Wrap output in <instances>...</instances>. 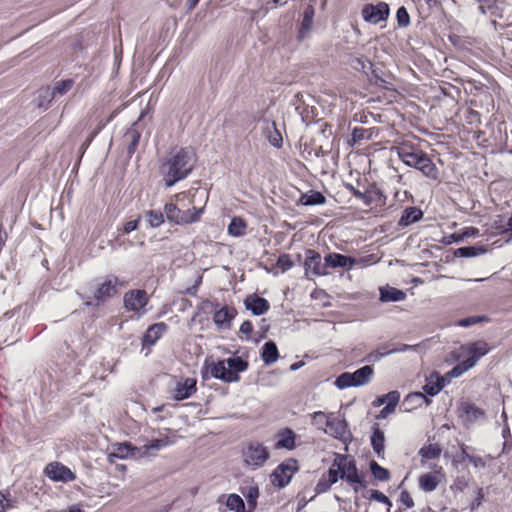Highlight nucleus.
<instances>
[{"label": "nucleus", "instance_id": "680f3d73", "mask_svg": "<svg viewBox=\"0 0 512 512\" xmlns=\"http://www.w3.org/2000/svg\"><path fill=\"white\" fill-rule=\"evenodd\" d=\"M387 355H390L388 353V350L383 351V352H381L380 350H377V351H374V352H371L370 354H368V356L366 357V361H368V362H376V361H379L380 359H382L383 357H385Z\"/></svg>", "mask_w": 512, "mask_h": 512}, {"label": "nucleus", "instance_id": "4d7b16f0", "mask_svg": "<svg viewBox=\"0 0 512 512\" xmlns=\"http://www.w3.org/2000/svg\"><path fill=\"white\" fill-rule=\"evenodd\" d=\"M417 345H408V344H396L391 349L388 350V353L395 354V353H404L409 350H415Z\"/></svg>", "mask_w": 512, "mask_h": 512}, {"label": "nucleus", "instance_id": "aec40b11", "mask_svg": "<svg viewBox=\"0 0 512 512\" xmlns=\"http://www.w3.org/2000/svg\"><path fill=\"white\" fill-rule=\"evenodd\" d=\"M247 310H250L254 315H262L268 311L270 305L269 302L262 297L257 295H249L244 301Z\"/></svg>", "mask_w": 512, "mask_h": 512}, {"label": "nucleus", "instance_id": "f8f14e48", "mask_svg": "<svg viewBox=\"0 0 512 512\" xmlns=\"http://www.w3.org/2000/svg\"><path fill=\"white\" fill-rule=\"evenodd\" d=\"M207 369L212 377L227 383L237 382L240 379V377H235L229 370L226 359L211 363Z\"/></svg>", "mask_w": 512, "mask_h": 512}, {"label": "nucleus", "instance_id": "5701e85b", "mask_svg": "<svg viewBox=\"0 0 512 512\" xmlns=\"http://www.w3.org/2000/svg\"><path fill=\"white\" fill-rule=\"evenodd\" d=\"M167 325L159 322L151 325L143 336L144 345H154L156 341L166 332Z\"/></svg>", "mask_w": 512, "mask_h": 512}, {"label": "nucleus", "instance_id": "f704fd0d", "mask_svg": "<svg viewBox=\"0 0 512 512\" xmlns=\"http://www.w3.org/2000/svg\"><path fill=\"white\" fill-rule=\"evenodd\" d=\"M229 366V370L234 374L235 377H239L240 372H244L248 369V362L239 356L230 357L226 359Z\"/></svg>", "mask_w": 512, "mask_h": 512}, {"label": "nucleus", "instance_id": "5fc2aeb1", "mask_svg": "<svg viewBox=\"0 0 512 512\" xmlns=\"http://www.w3.org/2000/svg\"><path fill=\"white\" fill-rule=\"evenodd\" d=\"M383 400H385L386 405L396 407L400 400V393L398 391H391L383 395Z\"/></svg>", "mask_w": 512, "mask_h": 512}, {"label": "nucleus", "instance_id": "69168bd1", "mask_svg": "<svg viewBox=\"0 0 512 512\" xmlns=\"http://www.w3.org/2000/svg\"><path fill=\"white\" fill-rule=\"evenodd\" d=\"M14 501L6 498V496L0 492V512H5L7 509L13 507Z\"/></svg>", "mask_w": 512, "mask_h": 512}, {"label": "nucleus", "instance_id": "de8ad7c7", "mask_svg": "<svg viewBox=\"0 0 512 512\" xmlns=\"http://www.w3.org/2000/svg\"><path fill=\"white\" fill-rule=\"evenodd\" d=\"M74 85V81L71 79L61 80L55 83L52 90L56 95L63 96L66 94Z\"/></svg>", "mask_w": 512, "mask_h": 512}, {"label": "nucleus", "instance_id": "393cba45", "mask_svg": "<svg viewBox=\"0 0 512 512\" xmlns=\"http://www.w3.org/2000/svg\"><path fill=\"white\" fill-rule=\"evenodd\" d=\"M423 217V212L420 208L411 206L404 209L402 212L401 218L398 222V225L401 227L409 226Z\"/></svg>", "mask_w": 512, "mask_h": 512}, {"label": "nucleus", "instance_id": "2f4dec72", "mask_svg": "<svg viewBox=\"0 0 512 512\" xmlns=\"http://www.w3.org/2000/svg\"><path fill=\"white\" fill-rule=\"evenodd\" d=\"M487 252V249L484 245H476V246H466L460 247L455 250L454 255L456 257H476L483 255Z\"/></svg>", "mask_w": 512, "mask_h": 512}, {"label": "nucleus", "instance_id": "7ed1b4c3", "mask_svg": "<svg viewBox=\"0 0 512 512\" xmlns=\"http://www.w3.org/2000/svg\"><path fill=\"white\" fill-rule=\"evenodd\" d=\"M270 458L268 448L261 442L249 441L242 449V459L245 466L251 469L263 467Z\"/></svg>", "mask_w": 512, "mask_h": 512}, {"label": "nucleus", "instance_id": "ea45409f", "mask_svg": "<svg viewBox=\"0 0 512 512\" xmlns=\"http://www.w3.org/2000/svg\"><path fill=\"white\" fill-rule=\"evenodd\" d=\"M226 506L234 512H246L243 499L237 494H230L226 500Z\"/></svg>", "mask_w": 512, "mask_h": 512}, {"label": "nucleus", "instance_id": "9d476101", "mask_svg": "<svg viewBox=\"0 0 512 512\" xmlns=\"http://www.w3.org/2000/svg\"><path fill=\"white\" fill-rule=\"evenodd\" d=\"M173 444V441L168 436L161 438L152 439L149 443H146L138 447V458L139 459H152L157 455V452L165 447Z\"/></svg>", "mask_w": 512, "mask_h": 512}, {"label": "nucleus", "instance_id": "473e14b6", "mask_svg": "<svg viewBox=\"0 0 512 512\" xmlns=\"http://www.w3.org/2000/svg\"><path fill=\"white\" fill-rule=\"evenodd\" d=\"M325 202V196L321 192L315 190H310L309 192L302 194L300 197V203L306 206L322 205Z\"/></svg>", "mask_w": 512, "mask_h": 512}, {"label": "nucleus", "instance_id": "2eb2a0df", "mask_svg": "<svg viewBox=\"0 0 512 512\" xmlns=\"http://www.w3.org/2000/svg\"><path fill=\"white\" fill-rule=\"evenodd\" d=\"M324 433L336 439H344L346 435L349 434L347 422L334 413H330V418Z\"/></svg>", "mask_w": 512, "mask_h": 512}, {"label": "nucleus", "instance_id": "0eeeda50", "mask_svg": "<svg viewBox=\"0 0 512 512\" xmlns=\"http://www.w3.org/2000/svg\"><path fill=\"white\" fill-rule=\"evenodd\" d=\"M389 5L385 2H378L377 4H365L361 10L362 18L365 22L377 25L386 21L389 17Z\"/></svg>", "mask_w": 512, "mask_h": 512}, {"label": "nucleus", "instance_id": "a19ab883", "mask_svg": "<svg viewBox=\"0 0 512 512\" xmlns=\"http://www.w3.org/2000/svg\"><path fill=\"white\" fill-rule=\"evenodd\" d=\"M329 418L330 413H325L323 411H316L311 414L312 424L323 432H325Z\"/></svg>", "mask_w": 512, "mask_h": 512}, {"label": "nucleus", "instance_id": "864d4df0", "mask_svg": "<svg viewBox=\"0 0 512 512\" xmlns=\"http://www.w3.org/2000/svg\"><path fill=\"white\" fill-rule=\"evenodd\" d=\"M332 486V483L328 481L326 478V475H322V477L319 479L315 486V492L316 494H322L327 492Z\"/></svg>", "mask_w": 512, "mask_h": 512}, {"label": "nucleus", "instance_id": "a211bd4d", "mask_svg": "<svg viewBox=\"0 0 512 512\" xmlns=\"http://www.w3.org/2000/svg\"><path fill=\"white\" fill-rule=\"evenodd\" d=\"M327 268H349L357 264V260L353 257L339 253H329L324 257Z\"/></svg>", "mask_w": 512, "mask_h": 512}, {"label": "nucleus", "instance_id": "1a4fd4ad", "mask_svg": "<svg viewBox=\"0 0 512 512\" xmlns=\"http://www.w3.org/2000/svg\"><path fill=\"white\" fill-rule=\"evenodd\" d=\"M297 470V462L289 460L281 463L272 473V483L280 488L285 487Z\"/></svg>", "mask_w": 512, "mask_h": 512}, {"label": "nucleus", "instance_id": "c9c22d12", "mask_svg": "<svg viewBox=\"0 0 512 512\" xmlns=\"http://www.w3.org/2000/svg\"><path fill=\"white\" fill-rule=\"evenodd\" d=\"M463 413L465 415L466 420L468 421H478L482 418H484V411L477 406L471 404V403H465L462 406Z\"/></svg>", "mask_w": 512, "mask_h": 512}, {"label": "nucleus", "instance_id": "b1692460", "mask_svg": "<svg viewBox=\"0 0 512 512\" xmlns=\"http://www.w3.org/2000/svg\"><path fill=\"white\" fill-rule=\"evenodd\" d=\"M296 435L290 428H285L277 434L275 448L292 450L295 448Z\"/></svg>", "mask_w": 512, "mask_h": 512}, {"label": "nucleus", "instance_id": "f3484780", "mask_svg": "<svg viewBox=\"0 0 512 512\" xmlns=\"http://www.w3.org/2000/svg\"><path fill=\"white\" fill-rule=\"evenodd\" d=\"M138 447L129 442L117 443L113 445L112 451L109 453V460L113 462V458L126 459L133 458L139 460L137 454Z\"/></svg>", "mask_w": 512, "mask_h": 512}, {"label": "nucleus", "instance_id": "a878e982", "mask_svg": "<svg viewBox=\"0 0 512 512\" xmlns=\"http://www.w3.org/2000/svg\"><path fill=\"white\" fill-rule=\"evenodd\" d=\"M279 352L273 341L266 342L261 349V358L265 365H272L277 361Z\"/></svg>", "mask_w": 512, "mask_h": 512}, {"label": "nucleus", "instance_id": "a18cd8bd", "mask_svg": "<svg viewBox=\"0 0 512 512\" xmlns=\"http://www.w3.org/2000/svg\"><path fill=\"white\" fill-rule=\"evenodd\" d=\"M270 128L272 129V131L269 130L268 141L272 146L280 148L283 142L282 135L276 128V124L274 122H272L271 125L267 127V129Z\"/></svg>", "mask_w": 512, "mask_h": 512}, {"label": "nucleus", "instance_id": "6e6d98bb", "mask_svg": "<svg viewBox=\"0 0 512 512\" xmlns=\"http://www.w3.org/2000/svg\"><path fill=\"white\" fill-rule=\"evenodd\" d=\"M484 319H485V317H483V316H471V317H466V318L460 319L457 324L461 327H469V326H472L476 323L483 321Z\"/></svg>", "mask_w": 512, "mask_h": 512}, {"label": "nucleus", "instance_id": "603ef678", "mask_svg": "<svg viewBox=\"0 0 512 512\" xmlns=\"http://www.w3.org/2000/svg\"><path fill=\"white\" fill-rule=\"evenodd\" d=\"M277 268H279L281 270L282 273L286 272L287 270H289L290 268L293 267V262L290 258V255L288 254H281L279 257H278V260H277Z\"/></svg>", "mask_w": 512, "mask_h": 512}, {"label": "nucleus", "instance_id": "e2e57ef3", "mask_svg": "<svg viewBox=\"0 0 512 512\" xmlns=\"http://www.w3.org/2000/svg\"><path fill=\"white\" fill-rule=\"evenodd\" d=\"M106 125V122L100 121L97 128L89 135V137L86 139V141L82 144V149H86L90 143L92 142L93 138L99 133V131Z\"/></svg>", "mask_w": 512, "mask_h": 512}, {"label": "nucleus", "instance_id": "dca6fc26", "mask_svg": "<svg viewBox=\"0 0 512 512\" xmlns=\"http://www.w3.org/2000/svg\"><path fill=\"white\" fill-rule=\"evenodd\" d=\"M461 349L463 353L469 355V357L466 359L467 361H474L473 367L476 365L479 359L485 356L490 350L488 344L483 340L467 343L463 345Z\"/></svg>", "mask_w": 512, "mask_h": 512}, {"label": "nucleus", "instance_id": "9b49d317", "mask_svg": "<svg viewBox=\"0 0 512 512\" xmlns=\"http://www.w3.org/2000/svg\"><path fill=\"white\" fill-rule=\"evenodd\" d=\"M47 477L53 481L69 482L75 479L74 473L59 462H52L45 468Z\"/></svg>", "mask_w": 512, "mask_h": 512}, {"label": "nucleus", "instance_id": "3c124183", "mask_svg": "<svg viewBox=\"0 0 512 512\" xmlns=\"http://www.w3.org/2000/svg\"><path fill=\"white\" fill-rule=\"evenodd\" d=\"M396 19L399 27L405 28L410 24V16L405 7L398 8L396 12Z\"/></svg>", "mask_w": 512, "mask_h": 512}, {"label": "nucleus", "instance_id": "412c9836", "mask_svg": "<svg viewBox=\"0 0 512 512\" xmlns=\"http://www.w3.org/2000/svg\"><path fill=\"white\" fill-rule=\"evenodd\" d=\"M234 317L235 310L225 306L214 313L213 322L218 329H228Z\"/></svg>", "mask_w": 512, "mask_h": 512}, {"label": "nucleus", "instance_id": "cd10ccee", "mask_svg": "<svg viewBox=\"0 0 512 512\" xmlns=\"http://www.w3.org/2000/svg\"><path fill=\"white\" fill-rule=\"evenodd\" d=\"M371 445L377 456L383 457L385 449V436L384 432L378 427V425H375L373 429V433L371 435Z\"/></svg>", "mask_w": 512, "mask_h": 512}, {"label": "nucleus", "instance_id": "0e129e2a", "mask_svg": "<svg viewBox=\"0 0 512 512\" xmlns=\"http://www.w3.org/2000/svg\"><path fill=\"white\" fill-rule=\"evenodd\" d=\"M345 460V456L341 454H336L334 460H333V466H336L337 469H339V478L345 479L344 468H342V462Z\"/></svg>", "mask_w": 512, "mask_h": 512}, {"label": "nucleus", "instance_id": "c03bdc74", "mask_svg": "<svg viewBox=\"0 0 512 512\" xmlns=\"http://www.w3.org/2000/svg\"><path fill=\"white\" fill-rule=\"evenodd\" d=\"M444 387V381L443 379L437 378L436 381H428L424 386L423 390L424 393L429 396H435L437 395Z\"/></svg>", "mask_w": 512, "mask_h": 512}, {"label": "nucleus", "instance_id": "8fccbe9b", "mask_svg": "<svg viewBox=\"0 0 512 512\" xmlns=\"http://www.w3.org/2000/svg\"><path fill=\"white\" fill-rule=\"evenodd\" d=\"M405 402L413 403L414 407H417V406H421L422 403H425L426 405H428L430 403V400L425 396L424 393L414 392V393L409 394L405 398Z\"/></svg>", "mask_w": 512, "mask_h": 512}, {"label": "nucleus", "instance_id": "72a5a7b5", "mask_svg": "<svg viewBox=\"0 0 512 512\" xmlns=\"http://www.w3.org/2000/svg\"><path fill=\"white\" fill-rule=\"evenodd\" d=\"M478 5V11L491 17L498 16L497 0H474Z\"/></svg>", "mask_w": 512, "mask_h": 512}, {"label": "nucleus", "instance_id": "052dcab7", "mask_svg": "<svg viewBox=\"0 0 512 512\" xmlns=\"http://www.w3.org/2000/svg\"><path fill=\"white\" fill-rule=\"evenodd\" d=\"M326 478L330 483L335 484L340 479L339 478V469L336 468V466L331 465V467L328 470Z\"/></svg>", "mask_w": 512, "mask_h": 512}, {"label": "nucleus", "instance_id": "ddd939ff", "mask_svg": "<svg viewBox=\"0 0 512 512\" xmlns=\"http://www.w3.org/2000/svg\"><path fill=\"white\" fill-rule=\"evenodd\" d=\"M197 381L194 378L180 379L172 391V398L181 401L191 397L196 392Z\"/></svg>", "mask_w": 512, "mask_h": 512}, {"label": "nucleus", "instance_id": "bb28decb", "mask_svg": "<svg viewBox=\"0 0 512 512\" xmlns=\"http://www.w3.org/2000/svg\"><path fill=\"white\" fill-rule=\"evenodd\" d=\"M405 297V292L400 289L390 286L380 288V300L382 302H398L404 300Z\"/></svg>", "mask_w": 512, "mask_h": 512}, {"label": "nucleus", "instance_id": "bf43d9fd", "mask_svg": "<svg viewBox=\"0 0 512 512\" xmlns=\"http://www.w3.org/2000/svg\"><path fill=\"white\" fill-rule=\"evenodd\" d=\"M400 502L406 507V508H412L414 507V501L410 495V493L406 490L402 491L400 493Z\"/></svg>", "mask_w": 512, "mask_h": 512}, {"label": "nucleus", "instance_id": "c756f323", "mask_svg": "<svg viewBox=\"0 0 512 512\" xmlns=\"http://www.w3.org/2000/svg\"><path fill=\"white\" fill-rule=\"evenodd\" d=\"M441 448L437 444H429L419 449L418 454L421 457V465L425 466L426 460L436 459L441 454Z\"/></svg>", "mask_w": 512, "mask_h": 512}, {"label": "nucleus", "instance_id": "e433bc0d", "mask_svg": "<svg viewBox=\"0 0 512 512\" xmlns=\"http://www.w3.org/2000/svg\"><path fill=\"white\" fill-rule=\"evenodd\" d=\"M144 219L151 228H157L164 223V213L160 210H149L144 213Z\"/></svg>", "mask_w": 512, "mask_h": 512}, {"label": "nucleus", "instance_id": "6e6552de", "mask_svg": "<svg viewBox=\"0 0 512 512\" xmlns=\"http://www.w3.org/2000/svg\"><path fill=\"white\" fill-rule=\"evenodd\" d=\"M305 274L309 277L328 275L326 262H322L320 254L314 250H307L304 262Z\"/></svg>", "mask_w": 512, "mask_h": 512}, {"label": "nucleus", "instance_id": "58836bf2", "mask_svg": "<svg viewBox=\"0 0 512 512\" xmlns=\"http://www.w3.org/2000/svg\"><path fill=\"white\" fill-rule=\"evenodd\" d=\"M247 500L249 512L253 511L257 506V499L259 497V488L256 485L249 486L246 491L242 492Z\"/></svg>", "mask_w": 512, "mask_h": 512}, {"label": "nucleus", "instance_id": "7c9ffc66", "mask_svg": "<svg viewBox=\"0 0 512 512\" xmlns=\"http://www.w3.org/2000/svg\"><path fill=\"white\" fill-rule=\"evenodd\" d=\"M203 211H204L203 207L198 208V209L193 207L192 209L182 210L181 215H180L179 225H186V224L198 222L200 220V217H201Z\"/></svg>", "mask_w": 512, "mask_h": 512}, {"label": "nucleus", "instance_id": "39448f33", "mask_svg": "<svg viewBox=\"0 0 512 512\" xmlns=\"http://www.w3.org/2000/svg\"><path fill=\"white\" fill-rule=\"evenodd\" d=\"M123 303L127 311L141 317L147 313L146 306L149 303V297L145 290H130L124 294Z\"/></svg>", "mask_w": 512, "mask_h": 512}, {"label": "nucleus", "instance_id": "6ab92c4d", "mask_svg": "<svg viewBox=\"0 0 512 512\" xmlns=\"http://www.w3.org/2000/svg\"><path fill=\"white\" fill-rule=\"evenodd\" d=\"M118 278L117 277H109L105 279V281L99 285L95 292V299L98 302H103L108 298H111L113 295L117 293Z\"/></svg>", "mask_w": 512, "mask_h": 512}, {"label": "nucleus", "instance_id": "4c0bfd02", "mask_svg": "<svg viewBox=\"0 0 512 512\" xmlns=\"http://www.w3.org/2000/svg\"><path fill=\"white\" fill-rule=\"evenodd\" d=\"M246 222L240 217H234L228 225V233L233 237H240L245 234Z\"/></svg>", "mask_w": 512, "mask_h": 512}, {"label": "nucleus", "instance_id": "f03ea898", "mask_svg": "<svg viewBox=\"0 0 512 512\" xmlns=\"http://www.w3.org/2000/svg\"><path fill=\"white\" fill-rule=\"evenodd\" d=\"M395 151L397 156L405 165L421 171L422 174L428 178H437V167L423 151L416 149L407 143H402L400 146L395 148Z\"/></svg>", "mask_w": 512, "mask_h": 512}, {"label": "nucleus", "instance_id": "20e7f679", "mask_svg": "<svg viewBox=\"0 0 512 512\" xmlns=\"http://www.w3.org/2000/svg\"><path fill=\"white\" fill-rule=\"evenodd\" d=\"M374 374L371 366L365 365L355 372H344L335 379V386L339 389L360 387L368 384Z\"/></svg>", "mask_w": 512, "mask_h": 512}, {"label": "nucleus", "instance_id": "37998d69", "mask_svg": "<svg viewBox=\"0 0 512 512\" xmlns=\"http://www.w3.org/2000/svg\"><path fill=\"white\" fill-rule=\"evenodd\" d=\"M370 470L374 478L379 481H387L390 478L389 471L386 468L380 466L376 461L370 462Z\"/></svg>", "mask_w": 512, "mask_h": 512}, {"label": "nucleus", "instance_id": "09e8293b", "mask_svg": "<svg viewBox=\"0 0 512 512\" xmlns=\"http://www.w3.org/2000/svg\"><path fill=\"white\" fill-rule=\"evenodd\" d=\"M39 95V106L40 107H47L48 104L52 101V99L55 97V94L52 90V88L45 87L38 91Z\"/></svg>", "mask_w": 512, "mask_h": 512}, {"label": "nucleus", "instance_id": "4468645a", "mask_svg": "<svg viewBox=\"0 0 512 512\" xmlns=\"http://www.w3.org/2000/svg\"><path fill=\"white\" fill-rule=\"evenodd\" d=\"M342 468H344L343 475L345 476V480L353 486L354 491L358 492V486L365 487L366 483L362 480L361 476L358 474V469L356 466L355 460H347L345 456V460L342 462Z\"/></svg>", "mask_w": 512, "mask_h": 512}, {"label": "nucleus", "instance_id": "79ce46f5", "mask_svg": "<svg viewBox=\"0 0 512 512\" xmlns=\"http://www.w3.org/2000/svg\"><path fill=\"white\" fill-rule=\"evenodd\" d=\"M181 211H182V209L179 208L174 203H167L164 206V213H165L167 219L170 222L177 224V225H179Z\"/></svg>", "mask_w": 512, "mask_h": 512}, {"label": "nucleus", "instance_id": "c85d7f7f", "mask_svg": "<svg viewBox=\"0 0 512 512\" xmlns=\"http://www.w3.org/2000/svg\"><path fill=\"white\" fill-rule=\"evenodd\" d=\"M315 10L313 6L309 5L306 7L303 13V19L299 30V39H304L310 32L313 25Z\"/></svg>", "mask_w": 512, "mask_h": 512}, {"label": "nucleus", "instance_id": "f257e3e1", "mask_svg": "<svg viewBox=\"0 0 512 512\" xmlns=\"http://www.w3.org/2000/svg\"><path fill=\"white\" fill-rule=\"evenodd\" d=\"M195 161V153L191 148H180L171 152L161 166L165 185L171 187L176 182L186 178L192 171Z\"/></svg>", "mask_w": 512, "mask_h": 512}, {"label": "nucleus", "instance_id": "49530a36", "mask_svg": "<svg viewBox=\"0 0 512 512\" xmlns=\"http://www.w3.org/2000/svg\"><path fill=\"white\" fill-rule=\"evenodd\" d=\"M474 361L464 360L454 366L449 372L448 375L451 377H460L462 374L473 368Z\"/></svg>", "mask_w": 512, "mask_h": 512}, {"label": "nucleus", "instance_id": "338daca9", "mask_svg": "<svg viewBox=\"0 0 512 512\" xmlns=\"http://www.w3.org/2000/svg\"><path fill=\"white\" fill-rule=\"evenodd\" d=\"M253 331V325L250 321H244L240 326V332L245 334L247 339L250 338Z\"/></svg>", "mask_w": 512, "mask_h": 512}, {"label": "nucleus", "instance_id": "4be33fe9", "mask_svg": "<svg viewBox=\"0 0 512 512\" xmlns=\"http://www.w3.org/2000/svg\"><path fill=\"white\" fill-rule=\"evenodd\" d=\"M141 137V132L137 128V122L133 123L126 131L123 137L124 143L127 145V153L129 156L135 153Z\"/></svg>", "mask_w": 512, "mask_h": 512}, {"label": "nucleus", "instance_id": "774afa93", "mask_svg": "<svg viewBox=\"0 0 512 512\" xmlns=\"http://www.w3.org/2000/svg\"><path fill=\"white\" fill-rule=\"evenodd\" d=\"M139 220L140 219H136V220H131V221L126 222L124 225V228H123L124 233L128 234V233L136 230L138 228Z\"/></svg>", "mask_w": 512, "mask_h": 512}, {"label": "nucleus", "instance_id": "13d9d810", "mask_svg": "<svg viewBox=\"0 0 512 512\" xmlns=\"http://www.w3.org/2000/svg\"><path fill=\"white\" fill-rule=\"evenodd\" d=\"M371 499L377 501V502H380V503H383V504H387L389 506H391V501L389 500V498L384 495L382 492L378 491V490H372L371 491V495H370Z\"/></svg>", "mask_w": 512, "mask_h": 512}, {"label": "nucleus", "instance_id": "423d86ee", "mask_svg": "<svg viewBox=\"0 0 512 512\" xmlns=\"http://www.w3.org/2000/svg\"><path fill=\"white\" fill-rule=\"evenodd\" d=\"M428 468L432 471L424 473L418 478L419 489L425 493L435 491L445 477L442 466L430 464Z\"/></svg>", "mask_w": 512, "mask_h": 512}]
</instances>
